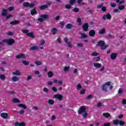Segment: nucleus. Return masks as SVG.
Wrapping results in <instances>:
<instances>
[{
	"label": "nucleus",
	"instance_id": "1",
	"mask_svg": "<svg viewBox=\"0 0 126 126\" xmlns=\"http://www.w3.org/2000/svg\"><path fill=\"white\" fill-rule=\"evenodd\" d=\"M14 43H15L14 39L12 38H9L8 39H3L0 42V44L3 45V44H7V45H8L9 46H11V45H13Z\"/></svg>",
	"mask_w": 126,
	"mask_h": 126
},
{
	"label": "nucleus",
	"instance_id": "2",
	"mask_svg": "<svg viewBox=\"0 0 126 126\" xmlns=\"http://www.w3.org/2000/svg\"><path fill=\"white\" fill-rule=\"evenodd\" d=\"M41 18H38L37 20L39 21L41 23L43 22L44 21H46L47 19H49L50 16L48 14H42L40 16Z\"/></svg>",
	"mask_w": 126,
	"mask_h": 126
},
{
	"label": "nucleus",
	"instance_id": "3",
	"mask_svg": "<svg viewBox=\"0 0 126 126\" xmlns=\"http://www.w3.org/2000/svg\"><path fill=\"white\" fill-rule=\"evenodd\" d=\"M97 46L101 47L100 49L102 50H106L108 48V45H105V41L102 40H100L97 42Z\"/></svg>",
	"mask_w": 126,
	"mask_h": 126
},
{
	"label": "nucleus",
	"instance_id": "4",
	"mask_svg": "<svg viewBox=\"0 0 126 126\" xmlns=\"http://www.w3.org/2000/svg\"><path fill=\"white\" fill-rule=\"evenodd\" d=\"M23 7H30V8H33L35 6V4L33 3H30L29 2H24L23 3Z\"/></svg>",
	"mask_w": 126,
	"mask_h": 126
},
{
	"label": "nucleus",
	"instance_id": "5",
	"mask_svg": "<svg viewBox=\"0 0 126 126\" xmlns=\"http://www.w3.org/2000/svg\"><path fill=\"white\" fill-rule=\"evenodd\" d=\"M89 27V25H88V23H85L82 26L83 31H84L85 32H87V31H88Z\"/></svg>",
	"mask_w": 126,
	"mask_h": 126
},
{
	"label": "nucleus",
	"instance_id": "6",
	"mask_svg": "<svg viewBox=\"0 0 126 126\" xmlns=\"http://www.w3.org/2000/svg\"><path fill=\"white\" fill-rule=\"evenodd\" d=\"M86 111V108L85 106H81L80 108L79 109L78 113L79 114H83V113Z\"/></svg>",
	"mask_w": 126,
	"mask_h": 126
},
{
	"label": "nucleus",
	"instance_id": "7",
	"mask_svg": "<svg viewBox=\"0 0 126 126\" xmlns=\"http://www.w3.org/2000/svg\"><path fill=\"white\" fill-rule=\"evenodd\" d=\"M118 57V53H113L110 55V59L112 60V61H115V60L117 59V57Z\"/></svg>",
	"mask_w": 126,
	"mask_h": 126
},
{
	"label": "nucleus",
	"instance_id": "8",
	"mask_svg": "<svg viewBox=\"0 0 126 126\" xmlns=\"http://www.w3.org/2000/svg\"><path fill=\"white\" fill-rule=\"evenodd\" d=\"M89 35L90 37H94L96 35V32L94 30H91L89 32Z\"/></svg>",
	"mask_w": 126,
	"mask_h": 126
},
{
	"label": "nucleus",
	"instance_id": "9",
	"mask_svg": "<svg viewBox=\"0 0 126 126\" xmlns=\"http://www.w3.org/2000/svg\"><path fill=\"white\" fill-rule=\"evenodd\" d=\"M14 126H26V124L25 122L19 123V122H16L14 123Z\"/></svg>",
	"mask_w": 126,
	"mask_h": 126
},
{
	"label": "nucleus",
	"instance_id": "10",
	"mask_svg": "<svg viewBox=\"0 0 126 126\" xmlns=\"http://www.w3.org/2000/svg\"><path fill=\"white\" fill-rule=\"evenodd\" d=\"M63 95L60 94H57L54 95V98L56 99H59V101H63Z\"/></svg>",
	"mask_w": 126,
	"mask_h": 126
},
{
	"label": "nucleus",
	"instance_id": "11",
	"mask_svg": "<svg viewBox=\"0 0 126 126\" xmlns=\"http://www.w3.org/2000/svg\"><path fill=\"white\" fill-rule=\"evenodd\" d=\"M16 59H26V57L25 56V55L21 53L19 55H18L16 56Z\"/></svg>",
	"mask_w": 126,
	"mask_h": 126
},
{
	"label": "nucleus",
	"instance_id": "12",
	"mask_svg": "<svg viewBox=\"0 0 126 126\" xmlns=\"http://www.w3.org/2000/svg\"><path fill=\"white\" fill-rule=\"evenodd\" d=\"M0 116L3 119H7L8 118V114L7 113H2L0 114Z\"/></svg>",
	"mask_w": 126,
	"mask_h": 126
},
{
	"label": "nucleus",
	"instance_id": "13",
	"mask_svg": "<svg viewBox=\"0 0 126 126\" xmlns=\"http://www.w3.org/2000/svg\"><path fill=\"white\" fill-rule=\"evenodd\" d=\"M38 12L36 10V7H34V9L31 10V14L33 16V15H35V14H37Z\"/></svg>",
	"mask_w": 126,
	"mask_h": 126
},
{
	"label": "nucleus",
	"instance_id": "14",
	"mask_svg": "<svg viewBox=\"0 0 126 126\" xmlns=\"http://www.w3.org/2000/svg\"><path fill=\"white\" fill-rule=\"evenodd\" d=\"M19 23H20V21L18 20H14L10 22V24H11V25H16L17 24H19Z\"/></svg>",
	"mask_w": 126,
	"mask_h": 126
},
{
	"label": "nucleus",
	"instance_id": "15",
	"mask_svg": "<svg viewBox=\"0 0 126 126\" xmlns=\"http://www.w3.org/2000/svg\"><path fill=\"white\" fill-rule=\"evenodd\" d=\"M2 16H6L7 15V10L5 9H2V13H1Z\"/></svg>",
	"mask_w": 126,
	"mask_h": 126
},
{
	"label": "nucleus",
	"instance_id": "16",
	"mask_svg": "<svg viewBox=\"0 0 126 126\" xmlns=\"http://www.w3.org/2000/svg\"><path fill=\"white\" fill-rule=\"evenodd\" d=\"M28 37H30V38H32L34 39L35 38V35H34V33L33 32H29L27 33Z\"/></svg>",
	"mask_w": 126,
	"mask_h": 126
},
{
	"label": "nucleus",
	"instance_id": "17",
	"mask_svg": "<svg viewBox=\"0 0 126 126\" xmlns=\"http://www.w3.org/2000/svg\"><path fill=\"white\" fill-rule=\"evenodd\" d=\"M58 32V29L56 28H53L51 30V33L53 35H56Z\"/></svg>",
	"mask_w": 126,
	"mask_h": 126
},
{
	"label": "nucleus",
	"instance_id": "18",
	"mask_svg": "<svg viewBox=\"0 0 126 126\" xmlns=\"http://www.w3.org/2000/svg\"><path fill=\"white\" fill-rule=\"evenodd\" d=\"M94 66L96 68H100V67L102 66V64L99 63H94Z\"/></svg>",
	"mask_w": 126,
	"mask_h": 126
},
{
	"label": "nucleus",
	"instance_id": "19",
	"mask_svg": "<svg viewBox=\"0 0 126 126\" xmlns=\"http://www.w3.org/2000/svg\"><path fill=\"white\" fill-rule=\"evenodd\" d=\"M18 107L19 108H23V109H27V106L25 105V104H23L22 103H20L18 105Z\"/></svg>",
	"mask_w": 126,
	"mask_h": 126
},
{
	"label": "nucleus",
	"instance_id": "20",
	"mask_svg": "<svg viewBox=\"0 0 126 126\" xmlns=\"http://www.w3.org/2000/svg\"><path fill=\"white\" fill-rule=\"evenodd\" d=\"M102 116L105 117V118H106V119H108V118H110V117H111V115L109 113H103L102 114Z\"/></svg>",
	"mask_w": 126,
	"mask_h": 126
},
{
	"label": "nucleus",
	"instance_id": "21",
	"mask_svg": "<svg viewBox=\"0 0 126 126\" xmlns=\"http://www.w3.org/2000/svg\"><path fill=\"white\" fill-rule=\"evenodd\" d=\"M66 28L67 29H71V28H73V25L71 24H67L66 26Z\"/></svg>",
	"mask_w": 126,
	"mask_h": 126
},
{
	"label": "nucleus",
	"instance_id": "22",
	"mask_svg": "<svg viewBox=\"0 0 126 126\" xmlns=\"http://www.w3.org/2000/svg\"><path fill=\"white\" fill-rule=\"evenodd\" d=\"M106 33V30L105 29H103L100 30V31L98 32V34H100L101 35H103Z\"/></svg>",
	"mask_w": 126,
	"mask_h": 126
},
{
	"label": "nucleus",
	"instance_id": "23",
	"mask_svg": "<svg viewBox=\"0 0 126 126\" xmlns=\"http://www.w3.org/2000/svg\"><path fill=\"white\" fill-rule=\"evenodd\" d=\"M120 123V120H114L113 122V125H115V126H118Z\"/></svg>",
	"mask_w": 126,
	"mask_h": 126
},
{
	"label": "nucleus",
	"instance_id": "24",
	"mask_svg": "<svg viewBox=\"0 0 126 126\" xmlns=\"http://www.w3.org/2000/svg\"><path fill=\"white\" fill-rule=\"evenodd\" d=\"M48 77H49V78H52V77H53V76H54V73H53V72L52 71H49L47 73Z\"/></svg>",
	"mask_w": 126,
	"mask_h": 126
},
{
	"label": "nucleus",
	"instance_id": "25",
	"mask_svg": "<svg viewBox=\"0 0 126 126\" xmlns=\"http://www.w3.org/2000/svg\"><path fill=\"white\" fill-rule=\"evenodd\" d=\"M48 5H42L39 7V8L41 10H43V9H46V8H48Z\"/></svg>",
	"mask_w": 126,
	"mask_h": 126
},
{
	"label": "nucleus",
	"instance_id": "26",
	"mask_svg": "<svg viewBox=\"0 0 126 126\" xmlns=\"http://www.w3.org/2000/svg\"><path fill=\"white\" fill-rule=\"evenodd\" d=\"M108 89V87L107 86H105L104 84L102 86V89L104 92H107V89Z\"/></svg>",
	"mask_w": 126,
	"mask_h": 126
},
{
	"label": "nucleus",
	"instance_id": "27",
	"mask_svg": "<svg viewBox=\"0 0 126 126\" xmlns=\"http://www.w3.org/2000/svg\"><path fill=\"white\" fill-rule=\"evenodd\" d=\"M48 104L49 105H54L55 104V100L52 99H50L48 100Z\"/></svg>",
	"mask_w": 126,
	"mask_h": 126
},
{
	"label": "nucleus",
	"instance_id": "28",
	"mask_svg": "<svg viewBox=\"0 0 126 126\" xmlns=\"http://www.w3.org/2000/svg\"><path fill=\"white\" fill-rule=\"evenodd\" d=\"M12 74H13V75H20V74H21V73H20L19 71L17 70L15 72H13Z\"/></svg>",
	"mask_w": 126,
	"mask_h": 126
},
{
	"label": "nucleus",
	"instance_id": "29",
	"mask_svg": "<svg viewBox=\"0 0 126 126\" xmlns=\"http://www.w3.org/2000/svg\"><path fill=\"white\" fill-rule=\"evenodd\" d=\"M81 35L82 39H86L87 38H88V36L85 33H81Z\"/></svg>",
	"mask_w": 126,
	"mask_h": 126
},
{
	"label": "nucleus",
	"instance_id": "30",
	"mask_svg": "<svg viewBox=\"0 0 126 126\" xmlns=\"http://www.w3.org/2000/svg\"><path fill=\"white\" fill-rule=\"evenodd\" d=\"M22 32L24 34H26L27 36V34H28V33H29V30H27V29H23L22 30Z\"/></svg>",
	"mask_w": 126,
	"mask_h": 126
},
{
	"label": "nucleus",
	"instance_id": "31",
	"mask_svg": "<svg viewBox=\"0 0 126 126\" xmlns=\"http://www.w3.org/2000/svg\"><path fill=\"white\" fill-rule=\"evenodd\" d=\"M31 50L32 51H35L36 50H39V48H38V46H33L31 48Z\"/></svg>",
	"mask_w": 126,
	"mask_h": 126
},
{
	"label": "nucleus",
	"instance_id": "32",
	"mask_svg": "<svg viewBox=\"0 0 126 126\" xmlns=\"http://www.w3.org/2000/svg\"><path fill=\"white\" fill-rule=\"evenodd\" d=\"M106 19H108V20H110L111 18H112V16L111 15V14L107 13L106 15Z\"/></svg>",
	"mask_w": 126,
	"mask_h": 126
},
{
	"label": "nucleus",
	"instance_id": "33",
	"mask_svg": "<svg viewBox=\"0 0 126 126\" xmlns=\"http://www.w3.org/2000/svg\"><path fill=\"white\" fill-rule=\"evenodd\" d=\"M13 103H20V100H19L16 98H14L13 99Z\"/></svg>",
	"mask_w": 126,
	"mask_h": 126
},
{
	"label": "nucleus",
	"instance_id": "34",
	"mask_svg": "<svg viewBox=\"0 0 126 126\" xmlns=\"http://www.w3.org/2000/svg\"><path fill=\"white\" fill-rule=\"evenodd\" d=\"M76 2V0H70L69 3L71 5H73Z\"/></svg>",
	"mask_w": 126,
	"mask_h": 126
},
{
	"label": "nucleus",
	"instance_id": "35",
	"mask_svg": "<svg viewBox=\"0 0 126 126\" xmlns=\"http://www.w3.org/2000/svg\"><path fill=\"white\" fill-rule=\"evenodd\" d=\"M19 80L18 78L16 76H13L12 78V80L14 81V82H16V81H17V80Z\"/></svg>",
	"mask_w": 126,
	"mask_h": 126
},
{
	"label": "nucleus",
	"instance_id": "36",
	"mask_svg": "<svg viewBox=\"0 0 126 126\" xmlns=\"http://www.w3.org/2000/svg\"><path fill=\"white\" fill-rule=\"evenodd\" d=\"M0 78L1 80H4L5 79V76L2 74H0Z\"/></svg>",
	"mask_w": 126,
	"mask_h": 126
},
{
	"label": "nucleus",
	"instance_id": "37",
	"mask_svg": "<svg viewBox=\"0 0 126 126\" xmlns=\"http://www.w3.org/2000/svg\"><path fill=\"white\" fill-rule=\"evenodd\" d=\"M14 7L13 6H10L7 8V11H12V10H14Z\"/></svg>",
	"mask_w": 126,
	"mask_h": 126
},
{
	"label": "nucleus",
	"instance_id": "38",
	"mask_svg": "<svg viewBox=\"0 0 126 126\" xmlns=\"http://www.w3.org/2000/svg\"><path fill=\"white\" fill-rule=\"evenodd\" d=\"M44 45H45V40L42 39L39 43V46H44Z\"/></svg>",
	"mask_w": 126,
	"mask_h": 126
},
{
	"label": "nucleus",
	"instance_id": "39",
	"mask_svg": "<svg viewBox=\"0 0 126 126\" xmlns=\"http://www.w3.org/2000/svg\"><path fill=\"white\" fill-rule=\"evenodd\" d=\"M23 64H24V65H28L29 64V62H27L25 60H23L22 61Z\"/></svg>",
	"mask_w": 126,
	"mask_h": 126
},
{
	"label": "nucleus",
	"instance_id": "40",
	"mask_svg": "<svg viewBox=\"0 0 126 126\" xmlns=\"http://www.w3.org/2000/svg\"><path fill=\"white\" fill-rule=\"evenodd\" d=\"M118 8L120 10H123V9H125V8H126V7L125 6V5H122L121 6H119Z\"/></svg>",
	"mask_w": 126,
	"mask_h": 126
},
{
	"label": "nucleus",
	"instance_id": "41",
	"mask_svg": "<svg viewBox=\"0 0 126 126\" xmlns=\"http://www.w3.org/2000/svg\"><path fill=\"white\" fill-rule=\"evenodd\" d=\"M92 56H93V57H97V56H99V54L96 52H94L92 53Z\"/></svg>",
	"mask_w": 126,
	"mask_h": 126
},
{
	"label": "nucleus",
	"instance_id": "42",
	"mask_svg": "<svg viewBox=\"0 0 126 126\" xmlns=\"http://www.w3.org/2000/svg\"><path fill=\"white\" fill-rule=\"evenodd\" d=\"M125 124H126V122H125L120 121H119V125H120V126H125Z\"/></svg>",
	"mask_w": 126,
	"mask_h": 126
},
{
	"label": "nucleus",
	"instance_id": "43",
	"mask_svg": "<svg viewBox=\"0 0 126 126\" xmlns=\"http://www.w3.org/2000/svg\"><path fill=\"white\" fill-rule=\"evenodd\" d=\"M81 88H82V86H81V84H78L77 85V89L78 90H80V89H81Z\"/></svg>",
	"mask_w": 126,
	"mask_h": 126
},
{
	"label": "nucleus",
	"instance_id": "44",
	"mask_svg": "<svg viewBox=\"0 0 126 126\" xmlns=\"http://www.w3.org/2000/svg\"><path fill=\"white\" fill-rule=\"evenodd\" d=\"M72 11H74V12H78L79 11V9L77 7H75L72 9Z\"/></svg>",
	"mask_w": 126,
	"mask_h": 126
},
{
	"label": "nucleus",
	"instance_id": "45",
	"mask_svg": "<svg viewBox=\"0 0 126 126\" xmlns=\"http://www.w3.org/2000/svg\"><path fill=\"white\" fill-rule=\"evenodd\" d=\"M35 64H36V65H41L42 64V63H41V62H39V61H36L35 62Z\"/></svg>",
	"mask_w": 126,
	"mask_h": 126
},
{
	"label": "nucleus",
	"instance_id": "46",
	"mask_svg": "<svg viewBox=\"0 0 126 126\" xmlns=\"http://www.w3.org/2000/svg\"><path fill=\"white\" fill-rule=\"evenodd\" d=\"M91 98H93V95H92V94H90L87 96V99L90 100V99H91Z\"/></svg>",
	"mask_w": 126,
	"mask_h": 126
},
{
	"label": "nucleus",
	"instance_id": "47",
	"mask_svg": "<svg viewBox=\"0 0 126 126\" xmlns=\"http://www.w3.org/2000/svg\"><path fill=\"white\" fill-rule=\"evenodd\" d=\"M65 7L67 9H69L71 8V6L69 4H67V5H65Z\"/></svg>",
	"mask_w": 126,
	"mask_h": 126
},
{
	"label": "nucleus",
	"instance_id": "48",
	"mask_svg": "<svg viewBox=\"0 0 126 126\" xmlns=\"http://www.w3.org/2000/svg\"><path fill=\"white\" fill-rule=\"evenodd\" d=\"M77 22L78 23H79V25H81V19L80 18H78L76 20Z\"/></svg>",
	"mask_w": 126,
	"mask_h": 126
},
{
	"label": "nucleus",
	"instance_id": "49",
	"mask_svg": "<svg viewBox=\"0 0 126 126\" xmlns=\"http://www.w3.org/2000/svg\"><path fill=\"white\" fill-rule=\"evenodd\" d=\"M69 70V66H65L64 67L63 70L64 71H67V70Z\"/></svg>",
	"mask_w": 126,
	"mask_h": 126
},
{
	"label": "nucleus",
	"instance_id": "50",
	"mask_svg": "<svg viewBox=\"0 0 126 126\" xmlns=\"http://www.w3.org/2000/svg\"><path fill=\"white\" fill-rule=\"evenodd\" d=\"M101 10L102 11H103V12H105V11L107 10V8H106V7H104V6L102 7Z\"/></svg>",
	"mask_w": 126,
	"mask_h": 126
},
{
	"label": "nucleus",
	"instance_id": "51",
	"mask_svg": "<svg viewBox=\"0 0 126 126\" xmlns=\"http://www.w3.org/2000/svg\"><path fill=\"white\" fill-rule=\"evenodd\" d=\"M110 6H111V7L115 8L116 6H117V5L115 3H112L110 5Z\"/></svg>",
	"mask_w": 126,
	"mask_h": 126
},
{
	"label": "nucleus",
	"instance_id": "52",
	"mask_svg": "<svg viewBox=\"0 0 126 126\" xmlns=\"http://www.w3.org/2000/svg\"><path fill=\"white\" fill-rule=\"evenodd\" d=\"M105 86H111V82H107L104 84Z\"/></svg>",
	"mask_w": 126,
	"mask_h": 126
},
{
	"label": "nucleus",
	"instance_id": "53",
	"mask_svg": "<svg viewBox=\"0 0 126 126\" xmlns=\"http://www.w3.org/2000/svg\"><path fill=\"white\" fill-rule=\"evenodd\" d=\"M43 91L46 93H48V92H49V90L47 88H44Z\"/></svg>",
	"mask_w": 126,
	"mask_h": 126
},
{
	"label": "nucleus",
	"instance_id": "54",
	"mask_svg": "<svg viewBox=\"0 0 126 126\" xmlns=\"http://www.w3.org/2000/svg\"><path fill=\"white\" fill-rule=\"evenodd\" d=\"M104 126H111V123H105L104 124Z\"/></svg>",
	"mask_w": 126,
	"mask_h": 126
},
{
	"label": "nucleus",
	"instance_id": "55",
	"mask_svg": "<svg viewBox=\"0 0 126 126\" xmlns=\"http://www.w3.org/2000/svg\"><path fill=\"white\" fill-rule=\"evenodd\" d=\"M80 94L82 95H83V94H85V90H81Z\"/></svg>",
	"mask_w": 126,
	"mask_h": 126
},
{
	"label": "nucleus",
	"instance_id": "56",
	"mask_svg": "<svg viewBox=\"0 0 126 126\" xmlns=\"http://www.w3.org/2000/svg\"><path fill=\"white\" fill-rule=\"evenodd\" d=\"M52 90L54 92H57V91H58V89H57L55 87H52Z\"/></svg>",
	"mask_w": 126,
	"mask_h": 126
},
{
	"label": "nucleus",
	"instance_id": "57",
	"mask_svg": "<svg viewBox=\"0 0 126 126\" xmlns=\"http://www.w3.org/2000/svg\"><path fill=\"white\" fill-rule=\"evenodd\" d=\"M11 17H12V15H6V19H8L9 18H11Z\"/></svg>",
	"mask_w": 126,
	"mask_h": 126
},
{
	"label": "nucleus",
	"instance_id": "58",
	"mask_svg": "<svg viewBox=\"0 0 126 126\" xmlns=\"http://www.w3.org/2000/svg\"><path fill=\"white\" fill-rule=\"evenodd\" d=\"M104 4L102 3L101 4H98L97 5V8H101V7H102V6H103Z\"/></svg>",
	"mask_w": 126,
	"mask_h": 126
},
{
	"label": "nucleus",
	"instance_id": "59",
	"mask_svg": "<svg viewBox=\"0 0 126 126\" xmlns=\"http://www.w3.org/2000/svg\"><path fill=\"white\" fill-rule=\"evenodd\" d=\"M60 25H61V28H63V26L64 25V23L63 22H61Z\"/></svg>",
	"mask_w": 126,
	"mask_h": 126
},
{
	"label": "nucleus",
	"instance_id": "60",
	"mask_svg": "<svg viewBox=\"0 0 126 126\" xmlns=\"http://www.w3.org/2000/svg\"><path fill=\"white\" fill-rule=\"evenodd\" d=\"M84 114H83V117L84 118H86V117H87L88 114H87V112L86 111H85V112H84Z\"/></svg>",
	"mask_w": 126,
	"mask_h": 126
},
{
	"label": "nucleus",
	"instance_id": "61",
	"mask_svg": "<svg viewBox=\"0 0 126 126\" xmlns=\"http://www.w3.org/2000/svg\"><path fill=\"white\" fill-rule=\"evenodd\" d=\"M24 113H25V111L23 110H20L19 111V113L21 114V115H22L23 114H24Z\"/></svg>",
	"mask_w": 126,
	"mask_h": 126
},
{
	"label": "nucleus",
	"instance_id": "62",
	"mask_svg": "<svg viewBox=\"0 0 126 126\" xmlns=\"http://www.w3.org/2000/svg\"><path fill=\"white\" fill-rule=\"evenodd\" d=\"M122 104H123V105H126V99H123Z\"/></svg>",
	"mask_w": 126,
	"mask_h": 126
},
{
	"label": "nucleus",
	"instance_id": "63",
	"mask_svg": "<svg viewBox=\"0 0 126 126\" xmlns=\"http://www.w3.org/2000/svg\"><path fill=\"white\" fill-rule=\"evenodd\" d=\"M7 35H8V36H12L13 35V33L11 32H9L7 33Z\"/></svg>",
	"mask_w": 126,
	"mask_h": 126
},
{
	"label": "nucleus",
	"instance_id": "64",
	"mask_svg": "<svg viewBox=\"0 0 126 126\" xmlns=\"http://www.w3.org/2000/svg\"><path fill=\"white\" fill-rule=\"evenodd\" d=\"M67 45L69 48H72V45L69 42H67Z\"/></svg>",
	"mask_w": 126,
	"mask_h": 126
}]
</instances>
